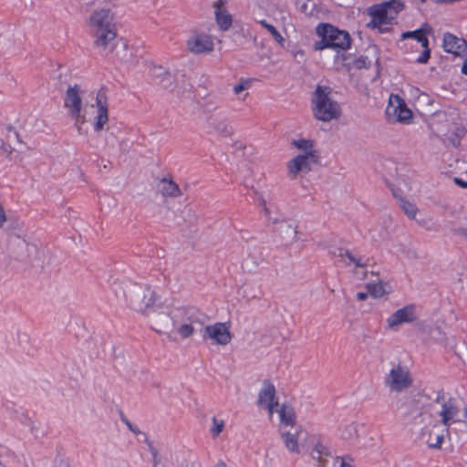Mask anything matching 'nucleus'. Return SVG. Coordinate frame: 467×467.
<instances>
[{"label":"nucleus","mask_w":467,"mask_h":467,"mask_svg":"<svg viewBox=\"0 0 467 467\" xmlns=\"http://www.w3.org/2000/svg\"><path fill=\"white\" fill-rule=\"evenodd\" d=\"M87 91L78 83L68 84L64 96L63 107L67 116L73 120V126L80 136L88 135L85 125L88 123L89 109H96V115L92 119L93 129L96 132L105 130L109 118V99L106 89L100 88L96 96L88 99Z\"/></svg>","instance_id":"1"},{"label":"nucleus","mask_w":467,"mask_h":467,"mask_svg":"<svg viewBox=\"0 0 467 467\" xmlns=\"http://www.w3.org/2000/svg\"><path fill=\"white\" fill-rule=\"evenodd\" d=\"M113 290L119 301L143 316L150 313V310L159 302L156 292L147 285L116 281L113 284Z\"/></svg>","instance_id":"2"},{"label":"nucleus","mask_w":467,"mask_h":467,"mask_svg":"<svg viewBox=\"0 0 467 467\" xmlns=\"http://www.w3.org/2000/svg\"><path fill=\"white\" fill-rule=\"evenodd\" d=\"M93 45L101 50L111 48L117 36L114 14L109 8L95 10L87 20Z\"/></svg>","instance_id":"3"},{"label":"nucleus","mask_w":467,"mask_h":467,"mask_svg":"<svg viewBox=\"0 0 467 467\" xmlns=\"http://www.w3.org/2000/svg\"><path fill=\"white\" fill-rule=\"evenodd\" d=\"M175 333L184 340L204 326L207 316L195 306H176L173 314Z\"/></svg>","instance_id":"4"},{"label":"nucleus","mask_w":467,"mask_h":467,"mask_svg":"<svg viewBox=\"0 0 467 467\" xmlns=\"http://www.w3.org/2000/svg\"><path fill=\"white\" fill-rule=\"evenodd\" d=\"M330 92V88L318 85L311 100L314 117L323 122L337 119L341 115L340 106Z\"/></svg>","instance_id":"5"},{"label":"nucleus","mask_w":467,"mask_h":467,"mask_svg":"<svg viewBox=\"0 0 467 467\" xmlns=\"http://www.w3.org/2000/svg\"><path fill=\"white\" fill-rule=\"evenodd\" d=\"M317 34L320 40L315 43L316 50L332 48L338 52L347 50L350 47L351 38L349 34L330 24H319L317 26Z\"/></svg>","instance_id":"6"},{"label":"nucleus","mask_w":467,"mask_h":467,"mask_svg":"<svg viewBox=\"0 0 467 467\" xmlns=\"http://www.w3.org/2000/svg\"><path fill=\"white\" fill-rule=\"evenodd\" d=\"M434 404L439 408L438 414L441 417V423L444 426L448 433L453 423L462 421V417H467L466 409L462 410L459 401L445 394L443 390H439L434 399Z\"/></svg>","instance_id":"7"},{"label":"nucleus","mask_w":467,"mask_h":467,"mask_svg":"<svg viewBox=\"0 0 467 467\" xmlns=\"http://www.w3.org/2000/svg\"><path fill=\"white\" fill-rule=\"evenodd\" d=\"M403 5L397 1H388L374 5L368 8V14L371 21L368 24L371 28H378L379 32H385L388 26L391 25L396 15L402 10Z\"/></svg>","instance_id":"8"},{"label":"nucleus","mask_w":467,"mask_h":467,"mask_svg":"<svg viewBox=\"0 0 467 467\" xmlns=\"http://www.w3.org/2000/svg\"><path fill=\"white\" fill-rule=\"evenodd\" d=\"M176 306H165L156 303L150 313L145 315L148 317L150 327L159 334L171 337L175 334V321L173 314Z\"/></svg>","instance_id":"9"},{"label":"nucleus","mask_w":467,"mask_h":467,"mask_svg":"<svg viewBox=\"0 0 467 467\" xmlns=\"http://www.w3.org/2000/svg\"><path fill=\"white\" fill-rule=\"evenodd\" d=\"M383 384L390 393L400 394L413 385V377L409 368L400 363L394 364L383 378Z\"/></svg>","instance_id":"10"},{"label":"nucleus","mask_w":467,"mask_h":467,"mask_svg":"<svg viewBox=\"0 0 467 467\" xmlns=\"http://www.w3.org/2000/svg\"><path fill=\"white\" fill-rule=\"evenodd\" d=\"M36 252V245L18 235L12 236L8 241L5 264L6 266L14 267L15 262L26 263Z\"/></svg>","instance_id":"11"},{"label":"nucleus","mask_w":467,"mask_h":467,"mask_svg":"<svg viewBox=\"0 0 467 467\" xmlns=\"http://www.w3.org/2000/svg\"><path fill=\"white\" fill-rule=\"evenodd\" d=\"M431 416L428 412H420L413 418L412 425L421 428V436L425 439V442L431 449H441L444 440V431H435L437 423L430 422Z\"/></svg>","instance_id":"12"},{"label":"nucleus","mask_w":467,"mask_h":467,"mask_svg":"<svg viewBox=\"0 0 467 467\" xmlns=\"http://www.w3.org/2000/svg\"><path fill=\"white\" fill-rule=\"evenodd\" d=\"M202 337L203 339H210L220 346L228 345L233 337L230 331V324L224 322H217L205 326Z\"/></svg>","instance_id":"13"},{"label":"nucleus","mask_w":467,"mask_h":467,"mask_svg":"<svg viewBox=\"0 0 467 467\" xmlns=\"http://www.w3.org/2000/svg\"><path fill=\"white\" fill-rule=\"evenodd\" d=\"M186 46L191 53L202 55L213 51L214 42L211 35L193 32L187 39Z\"/></svg>","instance_id":"14"},{"label":"nucleus","mask_w":467,"mask_h":467,"mask_svg":"<svg viewBox=\"0 0 467 467\" xmlns=\"http://www.w3.org/2000/svg\"><path fill=\"white\" fill-rule=\"evenodd\" d=\"M318 153L297 155L287 163V172L291 179H295L300 172H308L313 165L318 162Z\"/></svg>","instance_id":"15"},{"label":"nucleus","mask_w":467,"mask_h":467,"mask_svg":"<svg viewBox=\"0 0 467 467\" xmlns=\"http://www.w3.org/2000/svg\"><path fill=\"white\" fill-rule=\"evenodd\" d=\"M257 405L267 410L270 417L273 416L276 408H278V399L274 384L265 379L258 393Z\"/></svg>","instance_id":"16"},{"label":"nucleus","mask_w":467,"mask_h":467,"mask_svg":"<svg viewBox=\"0 0 467 467\" xmlns=\"http://www.w3.org/2000/svg\"><path fill=\"white\" fill-rule=\"evenodd\" d=\"M387 114L392 115L396 121L401 123H409L412 119V111L399 95H390Z\"/></svg>","instance_id":"17"},{"label":"nucleus","mask_w":467,"mask_h":467,"mask_svg":"<svg viewBox=\"0 0 467 467\" xmlns=\"http://www.w3.org/2000/svg\"><path fill=\"white\" fill-rule=\"evenodd\" d=\"M334 255L339 258L345 266L353 265L355 269H364L371 265V259L367 255L358 254L351 250L338 248L334 252Z\"/></svg>","instance_id":"18"},{"label":"nucleus","mask_w":467,"mask_h":467,"mask_svg":"<svg viewBox=\"0 0 467 467\" xmlns=\"http://www.w3.org/2000/svg\"><path fill=\"white\" fill-rule=\"evenodd\" d=\"M260 203L263 207L265 216L269 221L273 223H282L279 228L280 234L292 242H296L297 240V226L292 223L282 221L278 216H274L265 199H261Z\"/></svg>","instance_id":"19"},{"label":"nucleus","mask_w":467,"mask_h":467,"mask_svg":"<svg viewBox=\"0 0 467 467\" xmlns=\"http://www.w3.org/2000/svg\"><path fill=\"white\" fill-rule=\"evenodd\" d=\"M417 318L415 308L412 305L406 306L398 309L387 318L388 327L391 330H396L400 326L404 323H411Z\"/></svg>","instance_id":"20"},{"label":"nucleus","mask_w":467,"mask_h":467,"mask_svg":"<svg viewBox=\"0 0 467 467\" xmlns=\"http://www.w3.org/2000/svg\"><path fill=\"white\" fill-rule=\"evenodd\" d=\"M443 48L448 53L462 56L467 49V43L463 38L446 33L443 36Z\"/></svg>","instance_id":"21"},{"label":"nucleus","mask_w":467,"mask_h":467,"mask_svg":"<svg viewBox=\"0 0 467 467\" xmlns=\"http://www.w3.org/2000/svg\"><path fill=\"white\" fill-rule=\"evenodd\" d=\"M310 456L317 462V467H327L328 459L334 458L330 449L319 440L313 444Z\"/></svg>","instance_id":"22"},{"label":"nucleus","mask_w":467,"mask_h":467,"mask_svg":"<svg viewBox=\"0 0 467 467\" xmlns=\"http://www.w3.org/2000/svg\"><path fill=\"white\" fill-rule=\"evenodd\" d=\"M301 433L300 427H295L294 429L283 431L280 430V437L285 444V448L292 453H299L298 439Z\"/></svg>","instance_id":"23"},{"label":"nucleus","mask_w":467,"mask_h":467,"mask_svg":"<svg viewBox=\"0 0 467 467\" xmlns=\"http://www.w3.org/2000/svg\"><path fill=\"white\" fill-rule=\"evenodd\" d=\"M152 74L156 78H159L158 83L163 88L169 90L170 92H175L178 95L181 93L176 89L174 77L167 72L164 68L161 67H155Z\"/></svg>","instance_id":"24"},{"label":"nucleus","mask_w":467,"mask_h":467,"mask_svg":"<svg viewBox=\"0 0 467 467\" xmlns=\"http://www.w3.org/2000/svg\"><path fill=\"white\" fill-rule=\"evenodd\" d=\"M158 192L166 197H178L182 191L178 184L171 179L162 178L158 183Z\"/></svg>","instance_id":"25"},{"label":"nucleus","mask_w":467,"mask_h":467,"mask_svg":"<svg viewBox=\"0 0 467 467\" xmlns=\"http://www.w3.org/2000/svg\"><path fill=\"white\" fill-rule=\"evenodd\" d=\"M209 128L216 134L222 137H231L234 133V129L230 123L225 119H211L209 121Z\"/></svg>","instance_id":"26"},{"label":"nucleus","mask_w":467,"mask_h":467,"mask_svg":"<svg viewBox=\"0 0 467 467\" xmlns=\"http://www.w3.org/2000/svg\"><path fill=\"white\" fill-rule=\"evenodd\" d=\"M275 411L278 413L280 422L283 426L290 427L291 429L296 427V414L293 408L283 404L279 409L276 408Z\"/></svg>","instance_id":"27"},{"label":"nucleus","mask_w":467,"mask_h":467,"mask_svg":"<svg viewBox=\"0 0 467 467\" xmlns=\"http://www.w3.org/2000/svg\"><path fill=\"white\" fill-rule=\"evenodd\" d=\"M214 14L217 25L221 30L226 31L232 26L233 18L226 9H219L214 11Z\"/></svg>","instance_id":"28"},{"label":"nucleus","mask_w":467,"mask_h":467,"mask_svg":"<svg viewBox=\"0 0 467 467\" xmlns=\"http://www.w3.org/2000/svg\"><path fill=\"white\" fill-rule=\"evenodd\" d=\"M293 146H295L297 150H302L303 153L300 155H308L309 153H318L314 149V142L311 140H296L292 142Z\"/></svg>","instance_id":"29"},{"label":"nucleus","mask_w":467,"mask_h":467,"mask_svg":"<svg viewBox=\"0 0 467 467\" xmlns=\"http://www.w3.org/2000/svg\"><path fill=\"white\" fill-rule=\"evenodd\" d=\"M402 39L407 38H414L418 43L420 44L422 47H427L429 45V40L425 36V32L423 29H417L415 31H408L402 34Z\"/></svg>","instance_id":"30"},{"label":"nucleus","mask_w":467,"mask_h":467,"mask_svg":"<svg viewBox=\"0 0 467 467\" xmlns=\"http://www.w3.org/2000/svg\"><path fill=\"white\" fill-rule=\"evenodd\" d=\"M387 287H389L388 284L383 282L367 285L368 293L375 298L383 296L385 294H387Z\"/></svg>","instance_id":"31"},{"label":"nucleus","mask_w":467,"mask_h":467,"mask_svg":"<svg viewBox=\"0 0 467 467\" xmlns=\"http://www.w3.org/2000/svg\"><path fill=\"white\" fill-rule=\"evenodd\" d=\"M399 203H400V207L402 209V211L405 213V214L410 219H415L416 214L418 213V208L416 207V205L413 202H411L404 198H400L399 200Z\"/></svg>","instance_id":"32"},{"label":"nucleus","mask_w":467,"mask_h":467,"mask_svg":"<svg viewBox=\"0 0 467 467\" xmlns=\"http://www.w3.org/2000/svg\"><path fill=\"white\" fill-rule=\"evenodd\" d=\"M340 436L344 440H353L358 437V428L355 423H349L343 427Z\"/></svg>","instance_id":"33"},{"label":"nucleus","mask_w":467,"mask_h":467,"mask_svg":"<svg viewBox=\"0 0 467 467\" xmlns=\"http://www.w3.org/2000/svg\"><path fill=\"white\" fill-rule=\"evenodd\" d=\"M260 25L264 26L267 31L273 36L274 39L278 43L282 44L284 42V37L282 35L277 31V29L269 24L266 20H261Z\"/></svg>","instance_id":"34"},{"label":"nucleus","mask_w":467,"mask_h":467,"mask_svg":"<svg viewBox=\"0 0 467 467\" xmlns=\"http://www.w3.org/2000/svg\"><path fill=\"white\" fill-rule=\"evenodd\" d=\"M213 427L210 430L213 438H217L224 429V420L217 419L216 417L212 418Z\"/></svg>","instance_id":"35"},{"label":"nucleus","mask_w":467,"mask_h":467,"mask_svg":"<svg viewBox=\"0 0 467 467\" xmlns=\"http://www.w3.org/2000/svg\"><path fill=\"white\" fill-rule=\"evenodd\" d=\"M253 83L252 78H241L239 82L234 85L233 90L235 95L241 94L243 91L251 88Z\"/></svg>","instance_id":"36"},{"label":"nucleus","mask_w":467,"mask_h":467,"mask_svg":"<svg viewBox=\"0 0 467 467\" xmlns=\"http://www.w3.org/2000/svg\"><path fill=\"white\" fill-rule=\"evenodd\" d=\"M143 435L145 436V442L148 445L149 451L150 452V454L152 456L153 467H157V465L161 462V459L159 457L158 449L156 447H154L153 443L150 441H149L146 434L143 433Z\"/></svg>","instance_id":"37"},{"label":"nucleus","mask_w":467,"mask_h":467,"mask_svg":"<svg viewBox=\"0 0 467 467\" xmlns=\"http://www.w3.org/2000/svg\"><path fill=\"white\" fill-rule=\"evenodd\" d=\"M334 467H354L352 464V458L349 456L340 457L337 456L333 458Z\"/></svg>","instance_id":"38"},{"label":"nucleus","mask_w":467,"mask_h":467,"mask_svg":"<svg viewBox=\"0 0 467 467\" xmlns=\"http://www.w3.org/2000/svg\"><path fill=\"white\" fill-rule=\"evenodd\" d=\"M424 48V51L423 53L421 54V56H420L418 58H417V62L420 63V64H424L426 63L429 58H430V54H431V50L429 49V47H423Z\"/></svg>","instance_id":"39"},{"label":"nucleus","mask_w":467,"mask_h":467,"mask_svg":"<svg viewBox=\"0 0 467 467\" xmlns=\"http://www.w3.org/2000/svg\"><path fill=\"white\" fill-rule=\"evenodd\" d=\"M121 420L126 423L127 427L130 431H132L135 434H140L141 431L135 426H133L129 420L126 419V417L122 414L121 415Z\"/></svg>","instance_id":"40"},{"label":"nucleus","mask_w":467,"mask_h":467,"mask_svg":"<svg viewBox=\"0 0 467 467\" xmlns=\"http://www.w3.org/2000/svg\"><path fill=\"white\" fill-rule=\"evenodd\" d=\"M369 61H368V58L367 57H359L358 59H357L355 61V65L358 68H362V67H369Z\"/></svg>","instance_id":"41"},{"label":"nucleus","mask_w":467,"mask_h":467,"mask_svg":"<svg viewBox=\"0 0 467 467\" xmlns=\"http://www.w3.org/2000/svg\"><path fill=\"white\" fill-rule=\"evenodd\" d=\"M6 221H7V218H6L5 212L3 208V206L0 204V228H2L4 226V224L6 223Z\"/></svg>","instance_id":"42"},{"label":"nucleus","mask_w":467,"mask_h":467,"mask_svg":"<svg viewBox=\"0 0 467 467\" xmlns=\"http://www.w3.org/2000/svg\"><path fill=\"white\" fill-rule=\"evenodd\" d=\"M227 3V0H218L216 3H214L213 7L214 11H218L219 9H226L225 5Z\"/></svg>","instance_id":"43"},{"label":"nucleus","mask_w":467,"mask_h":467,"mask_svg":"<svg viewBox=\"0 0 467 467\" xmlns=\"http://www.w3.org/2000/svg\"><path fill=\"white\" fill-rule=\"evenodd\" d=\"M368 298V294L365 292H358L357 294V299L359 301H364Z\"/></svg>","instance_id":"44"},{"label":"nucleus","mask_w":467,"mask_h":467,"mask_svg":"<svg viewBox=\"0 0 467 467\" xmlns=\"http://www.w3.org/2000/svg\"><path fill=\"white\" fill-rule=\"evenodd\" d=\"M454 182L462 188H466V182L460 178H454Z\"/></svg>","instance_id":"45"},{"label":"nucleus","mask_w":467,"mask_h":467,"mask_svg":"<svg viewBox=\"0 0 467 467\" xmlns=\"http://www.w3.org/2000/svg\"><path fill=\"white\" fill-rule=\"evenodd\" d=\"M462 73L467 75V59L465 60L464 64L462 65Z\"/></svg>","instance_id":"46"},{"label":"nucleus","mask_w":467,"mask_h":467,"mask_svg":"<svg viewBox=\"0 0 467 467\" xmlns=\"http://www.w3.org/2000/svg\"><path fill=\"white\" fill-rule=\"evenodd\" d=\"M214 467H227L226 463L223 461L218 462Z\"/></svg>","instance_id":"47"},{"label":"nucleus","mask_w":467,"mask_h":467,"mask_svg":"<svg viewBox=\"0 0 467 467\" xmlns=\"http://www.w3.org/2000/svg\"><path fill=\"white\" fill-rule=\"evenodd\" d=\"M300 10L304 13H306L307 12V5L306 4H303L300 7Z\"/></svg>","instance_id":"48"},{"label":"nucleus","mask_w":467,"mask_h":467,"mask_svg":"<svg viewBox=\"0 0 467 467\" xmlns=\"http://www.w3.org/2000/svg\"><path fill=\"white\" fill-rule=\"evenodd\" d=\"M461 233L465 238H467V228L462 229Z\"/></svg>","instance_id":"49"},{"label":"nucleus","mask_w":467,"mask_h":467,"mask_svg":"<svg viewBox=\"0 0 467 467\" xmlns=\"http://www.w3.org/2000/svg\"><path fill=\"white\" fill-rule=\"evenodd\" d=\"M13 135H15V136H16V138L18 140V138H19V137H18V134H16V132H13Z\"/></svg>","instance_id":"50"},{"label":"nucleus","mask_w":467,"mask_h":467,"mask_svg":"<svg viewBox=\"0 0 467 467\" xmlns=\"http://www.w3.org/2000/svg\"><path fill=\"white\" fill-rule=\"evenodd\" d=\"M466 188H467V182H466Z\"/></svg>","instance_id":"51"}]
</instances>
